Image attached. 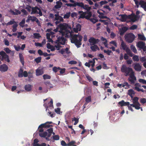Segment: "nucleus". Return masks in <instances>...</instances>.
Wrapping results in <instances>:
<instances>
[{
    "instance_id": "1",
    "label": "nucleus",
    "mask_w": 146,
    "mask_h": 146,
    "mask_svg": "<svg viewBox=\"0 0 146 146\" xmlns=\"http://www.w3.org/2000/svg\"><path fill=\"white\" fill-rule=\"evenodd\" d=\"M70 35L71 42L74 44L77 48L80 47L82 36L78 34L72 35L71 33H70Z\"/></svg>"
},
{
    "instance_id": "2",
    "label": "nucleus",
    "mask_w": 146,
    "mask_h": 146,
    "mask_svg": "<svg viewBox=\"0 0 146 146\" xmlns=\"http://www.w3.org/2000/svg\"><path fill=\"white\" fill-rule=\"evenodd\" d=\"M122 72L125 73V75L127 76L129 75L132 72H133L132 69L130 67H127L125 65H123L121 68Z\"/></svg>"
},
{
    "instance_id": "3",
    "label": "nucleus",
    "mask_w": 146,
    "mask_h": 146,
    "mask_svg": "<svg viewBox=\"0 0 146 146\" xmlns=\"http://www.w3.org/2000/svg\"><path fill=\"white\" fill-rule=\"evenodd\" d=\"M126 41L129 43H131L135 38V36L132 33H130L126 34L124 36Z\"/></svg>"
},
{
    "instance_id": "4",
    "label": "nucleus",
    "mask_w": 146,
    "mask_h": 146,
    "mask_svg": "<svg viewBox=\"0 0 146 146\" xmlns=\"http://www.w3.org/2000/svg\"><path fill=\"white\" fill-rule=\"evenodd\" d=\"M121 48L124 50H125L127 54L130 57H132L133 56V54L131 52L130 49L127 47V46L124 43V41L122 40L121 44Z\"/></svg>"
},
{
    "instance_id": "5",
    "label": "nucleus",
    "mask_w": 146,
    "mask_h": 146,
    "mask_svg": "<svg viewBox=\"0 0 146 146\" xmlns=\"http://www.w3.org/2000/svg\"><path fill=\"white\" fill-rule=\"evenodd\" d=\"M39 14L40 16H42V14L40 8L37 6L33 7L32 8V11L31 14Z\"/></svg>"
},
{
    "instance_id": "6",
    "label": "nucleus",
    "mask_w": 146,
    "mask_h": 146,
    "mask_svg": "<svg viewBox=\"0 0 146 146\" xmlns=\"http://www.w3.org/2000/svg\"><path fill=\"white\" fill-rule=\"evenodd\" d=\"M66 39L64 37L63 35L59 36L57 39L56 40L55 42L56 44H60L62 45H64L65 44Z\"/></svg>"
},
{
    "instance_id": "7",
    "label": "nucleus",
    "mask_w": 146,
    "mask_h": 146,
    "mask_svg": "<svg viewBox=\"0 0 146 146\" xmlns=\"http://www.w3.org/2000/svg\"><path fill=\"white\" fill-rule=\"evenodd\" d=\"M13 24H14L12 26L13 28V29L12 30V31L13 32H15L17 30V27L18 26V25L15 22L14 20L13 21H10L8 23L6 24V26H8L9 25H11Z\"/></svg>"
},
{
    "instance_id": "8",
    "label": "nucleus",
    "mask_w": 146,
    "mask_h": 146,
    "mask_svg": "<svg viewBox=\"0 0 146 146\" xmlns=\"http://www.w3.org/2000/svg\"><path fill=\"white\" fill-rule=\"evenodd\" d=\"M130 78H128L129 80L132 84H134L135 81L136 80V78L135 76L134 72H132L129 75Z\"/></svg>"
},
{
    "instance_id": "9",
    "label": "nucleus",
    "mask_w": 146,
    "mask_h": 146,
    "mask_svg": "<svg viewBox=\"0 0 146 146\" xmlns=\"http://www.w3.org/2000/svg\"><path fill=\"white\" fill-rule=\"evenodd\" d=\"M18 76L20 78L23 76L25 77H26L28 76V73L26 71H25L23 72V70L20 69L18 73Z\"/></svg>"
},
{
    "instance_id": "10",
    "label": "nucleus",
    "mask_w": 146,
    "mask_h": 146,
    "mask_svg": "<svg viewBox=\"0 0 146 146\" xmlns=\"http://www.w3.org/2000/svg\"><path fill=\"white\" fill-rule=\"evenodd\" d=\"M68 26V25L66 23L60 24L58 26L61 32L63 31H66L67 29Z\"/></svg>"
},
{
    "instance_id": "11",
    "label": "nucleus",
    "mask_w": 146,
    "mask_h": 146,
    "mask_svg": "<svg viewBox=\"0 0 146 146\" xmlns=\"http://www.w3.org/2000/svg\"><path fill=\"white\" fill-rule=\"evenodd\" d=\"M8 69V67L5 64L0 65V71L1 72H4L7 71Z\"/></svg>"
},
{
    "instance_id": "12",
    "label": "nucleus",
    "mask_w": 146,
    "mask_h": 146,
    "mask_svg": "<svg viewBox=\"0 0 146 146\" xmlns=\"http://www.w3.org/2000/svg\"><path fill=\"white\" fill-rule=\"evenodd\" d=\"M88 41L93 44H95L98 43L100 40L98 38L95 39L93 37H91L89 39Z\"/></svg>"
},
{
    "instance_id": "13",
    "label": "nucleus",
    "mask_w": 146,
    "mask_h": 146,
    "mask_svg": "<svg viewBox=\"0 0 146 146\" xmlns=\"http://www.w3.org/2000/svg\"><path fill=\"white\" fill-rule=\"evenodd\" d=\"M56 13L57 14H55L54 16H55V17L54 19V21H62L63 22L64 21V19L61 16L59 15L58 14L59 13L58 12H56Z\"/></svg>"
},
{
    "instance_id": "14",
    "label": "nucleus",
    "mask_w": 146,
    "mask_h": 146,
    "mask_svg": "<svg viewBox=\"0 0 146 146\" xmlns=\"http://www.w3.org/2000/svg\"><path fill=\"white\" fill-rule=\"evenodd\" d=\"M142 66L139 63H136L135 64L134 68L136 71L140 72L141 71Z\"/></svg>"
},
{
    "instance_id": "15",
    "label": "nucleus",
    "mask_w": 146,
    "mask_h": 146,
    "mask_svg": "<svg viewBox=\"0 0 146 146\" xmlns=\"http://www.w3.org/2000/svg\"><path fill=\"white\" fill-rule=\"evenodd\" d=\"M118 104L121 106H129L130 105V103L129 102H125L123 100H122L120 102H118Z\"/></svg>"
},
{
    "instance_id": "16",
    "label": "nucleus",
    "mask_w": 146,
    "mask_h": 146,
    "mask_svg": "<svg viewBox=\"0 0 146 146\" xmlns=\"http://www.w3.org/2000/svg\"><path fill=\"white\" fill-rule=\"evenodd\" d=\"M128 28L126 27H122V28L120 30V33L119 34L120 35H123L124 33L128 30Z\"/></svg>"
},
{
    "instance_id": "17",
    "label": "nucleus",
    "mask_w": 146,
    "mask_h": 146,
    "mask_svg": "<svg viewBox=\"0 0 146 146\" xmlns=\"http://www.w3.org/2000/svg\"><path fill=\"white\" fill-rule=\"evenodd\" d=\"M86 12H84L83 11H79L78 12V14H80V16L79 17V19L86 18Z\"/></svg>"
},
{
    "instance_id": "18",
    "label": "nucleus",
    "mask_w": 146,
    "mask_h": 146,
    "mask_svg": "<svg viewBox=\"0 0 146 146\" xmlns=\"http://www.w3.org/2000/svg\"><path fill=\"white\" fill-rule=\"evenodd\" d=\"M44 73V72L42 69H39L38 68L36 70V76H40Z\"/></svg>"
},
{
    "instance_id": "19",
    "label": "nucleus",
    "mask_w": 146,
    "mask_h": 146,
    "mask_svg": "<svg viewBox=\"0 0 146 146\" xmlns=\"http://www.w3.org/2000/svg\"><path fill=\"white\" fill-rule=\"evenodd\" d=\"M81 25L79 24H77L75 28L73 29L74 31L76 33H77L78 31H80L81 30Z\"/></svg>"
},
{
    "instance_id": "20",
    "label": "nucleus",
    "mask_w": 146,
    "mask_h": 146,
    "mask_svg": "<svg viewBox=\"0 0 146 146\" xmlns=\"http://www.w3.org/2000/svg\"><path fill=\"white\" fill-rule=\"evenodd\" d=\"M139 4L142 8L144 9V10L146 11V1H141L139 3Z\"/></svg>"
},
{
    "instance_id": "21",
    "label": "nucleus",
    "mask_w": 146,
    "mask_h": 146,
    "mask_svg": "<svg viewBox=\"0 0 146 146\" xmlns=\"http://www.w3.org/2000/svg\"><path fill=\"white\" fill-rule=\"evenodd\" d=\"M145 44V42L142 41H139L137 44L136 46L138 47L141 49L144 47Z\"/></svg>"
},
{
    "instance_id": "22",
    "label": "nucleus",
    "mask_w": 146,
    "mask_h": 146,
    "mask_svg": "<svg viewBox=\"0 0 146 146\" xmlns=\"http://www.w3.org/2000/svg\"><path fill=\"white\" fill-rule=\"evenodd\" d=\"M56 5L54 6V8L56 9H58L61 7L62 3L60 1L56 2Z\"/></svg>"
},
{
    "instance_id": "23",
    "label": "nucleus",
    "mask_w": 146,
    "mask_h": 146,
    "mask_svg": "<svg viewBox=\"0 0 146 146\" xmlns=\"http://www.w3.org/2000/svg\"><path fill=\"white\" fill-rule=\"evenodd\" d=\"M48 124V123H46V122L42 124L39 126V127H42L45 128H48L50 127L53 126L52 125H50Z\"/></svg>"
},
{
    "instance_id": "24",
    "label": "nucleus",
    "mask_w": 146,
    "mask_h": 146,
    "mask_svg": "<svg viewBox=\"0 0 146 146\" xmlns=\"http://www.w3.org/2000/svg\"><path fill=\"white\" fill-rule=\"evenodd\" d=\"M20 61L23 66L24 65V58L22 54L20 53L19 54Z\"/></svg>"
},
{
    "instance_id": "25",
    "label": "nucleus",
    "mask_w": 146,
    "mask_h": 146,
    "mask_svg": "<svg viewBox=\"0 0 146 146\" xmlns=\"http://www.w3.org/2000/svg\"><path fill=\"white\" fill-rule=\"evenodd\" d=\"M87 13H86V19H89L92 16V13L90 11H86Z\"/></svg>"
},
{
    "instance_id": "26",
    "label": "nucleus",
    "mask_w": 146,
    "mask_h": 146,
    "mask_svg": "<svg viewBox=\"0 0 146 146\" xmlns=\"http://www.w3.org/2000/svg\"><path fill=\"white\" fill-rule=\"evenodd\" d=\"M135 92L132 89H130L128 90V94L131 98H133V95L135 94Z\"/></svg>"
},
{
    "instance_id": "27",
    "label": "nucleus",
    "mask_w": 146,
    "mask_h": 146,
    "mask_svg": "<svg viewBox=\"0 0 146 146\" xmlns=\"http://www.w3.org/2000/svg\"><path fill=\"white\" fill-rule=\"evenodd\" d=\"M139 98L137 97H135L133 98L132 99V102L133 104H139V103L138 102Z\"/></svg>"
},
{
    "instance_id": "28",
    "label": "nucleus",
    "mask_w": 146,
    "mask_h": 146,
    "mask_svg": "<svg viewBox=\"0 0 146 146\" xmlns=\"http://www.w3.org/2000/svg\"><path fill=\"white\" fill-rule=\"evenodd\" d=\"M90 48L93 51H96L97 50H99V48L98 46L96 45H94L93 46L90 47Z\"/></svg>"
},
{
    "instance_id": "29",
    "label": "nucleus",
    "mask_w": 146,
    "mask_h": 146,
    "mask_svg": "<svg viewBox=\"0 0 146 146\" xmlns=\"http://www.w3.org/2000/svg\"><path fill=\"white\" fill-rule=\"evenodd\" d=\"M25 89L27 91H30L32 89L31 85L28 84L26 85L25 87Z\"/></svg>"
},
{
    "instance_id": "30",
    "label": "nucleus",
    "mask_w": 146,
    "mask_h": 146,
    "mask_svg": "<svg viewBox=\"0 0 146 146\" xmlns=\"http://www.w3.org/2000/svg\"><path fill=\"white\" fill-rule=\"evenodd\" d=\"M138 38L141 40H146L145 37L144 35L141 34H138Z\"/></svg>"
},
{
    "instance_id": "31",
    "label": "nucleus",
    "mask_w": 146,
    "mask_h": 146,
    "mask_svg": "<svg viewBox=\"0 0 146 146\" xmlns=\"http://www.w3.org/2000/svg\"><path fill=\"white\" fill-rule=\"evenodd\" d=\"M77 6L83 8V7L84 6V4L82 2H76L75 4V7Z\"/></svg>"
},
{
    "instance_id": "32",
    "label": "nucleus",
    "mask_w": 146,
    "mask_h": 146,
    "mask_svg": "<svg viewBox=\"0 0 146 146\" xmlns=\"http://www.w3.org/2000/svg\"><path fill=\"white\" fill-rule=\"evenodd\" d=\"M121 15V21L122 22L125 21L127 18V16L126 15Z\"/></svg>"
},
{
    "instance_id": "33",
    "label": "nucleus",
    "mask_w": 146,
    "mask_h": 146,
    "mask_svg": "<svg viewBox=\"0 0 146 146\" xmlns=\"http://www.w3.org/2000/svg\"><path fill=\"white\" fill-rule=\"evenodd\" d=\"M48 133L47 132L45 131L43 133H39V135L40 136L45 138L47 135Z\"/></svg>"
},
{
    "instance_id": "34",
    "label": "nucleus",
    "mask_w": 146,
    "mask_h": 146,
    "mask_svg": "<svg viewBox=\"0 0 146 146\" xmlns=\"http://www.w3.org/2000/svg\"><path fill=\"white\" fill-rule=\"evenodd\" d=\"M71 15V13L70 12L66 13V14H65L63 18L64 19H68Z\"/></svg>"
},
{
    "instance_id": "35",
    "label": "nucleus",
    "mask_w": 146,
    "mask_h": 146,
    "mask_svg": "<svg viewBox=\"0 0 146 146\" xmlns=\"http://www.w3.org/2000/svg\"><path fill=\"white\" fill-rule=\"evenodd\" d=\"M83 8L86 10L87 11H90L91 9V7H89L87 5H84V6Z\"/></svg>"
},
{
    "instance_id": "36",
    "label": "nucleus",
    "mask_w": 146,
    "mask_h": 146,
    "mask_svg": "<svg viewBox=\"0 0 146 146\" xmlns=\"http://www.w3.org/2000/svg\"><path fill=\"white\" fill-rule=\"evenodd\" d=\"M0 55L2 57H5L6 58L8 57V55L5 52L3 51L0 52Z\"/></svg>"
},
{
    "instance_id": "37",
    "label": "nucleus",
    "mask_w": 146,
    "mask_h": 146,
    "mask_svg": "<svg viewBox=\"0 0 146 146\" xmlns=\"http://www.w3.org/2000/svg\"><path fill=\"white\" fill-rule=\"evenodd\" d=\"M61 69V68L60 67H57L56 66H54L53 67L52 70L55 73H56L58 71V70Z\"/></svg>"
},
{
    "instance_id": "38",
    "label": "nucleus",
    "mask_w": 146,
    "mask_h": 146,
    "mask_svg": "<svg viewBox=\"0 0 146 146\" xmlns=\"http://www.w3.org/2000/svg\"><path fill=\"white\" fill-rule=\"evenodd\" d=\"M72 121H75V122L74 123V125H76L77 124L79 121V119L74 117V118L72 119Z\"/></svg>"
},
{
    "instance_id": "39",
    "label": "nucleus",
    "mask_w": 146,
    "mask_h": 146,
    "mask_svg": "<svg viewBox=\"0 0 146 146\" xmlns=\"http://www.w3.org/2000/svg\"><path fill=\"white\" fill-rule=\"evenodd\" d=\"M75 143L74 141H72L67 144L68 146H76V145H74Z\"/></svg>"
},
{
    "instance_id": "40",
    "label": "nucleus",
    "mask_w": 146,
    "mask_h": 146,
    "mask_svg": "<svg viewBox=\"0 0 146 146\" xmlns=\"http://www.w3.org/2000/svg\"><path fill=\"white\" fill-rule=\"evenodd\" d=\"M133 61L135 62H138L139 60L138 56L136 55H134L133 56Z\"/></svg>"
},
{
    "instance_id": "41",
    "label": "nucleus",
    "mask_w": 146,
    "mask_h": 146,
    "mask_svg": "<svg viewBox=\"0 0 146 146\" xmlns=\"http://www.w3.org/2000/svg\"><path fill=\"white\" fill-rule=\"evenodd\" d=\"M133 52L135 53H136L137 52V50L135 46L133 45H131L130 46Z\"/></svg>"
},
{
    "instance_id": "42",
    "label": "nucleus",
    "mask_w": 146,
    "mask_h": 146,
    "mask_svg": "<svg viewBox=\"0 0 146 146\" xmlns=\"http://www.w3.org/2000/svg\"><path fill=\"white\" fill-rule=\"evenodd\" d=\"M43 79L44 80H46V79H50L51 78V76L49 75H48L47 74H44L43 76Z\"/></svg>"
},
{
    "instance_id": "43",
    "label": "nucleus",
    "mask_w": 146,
    "mask_h": 146,
    "mask_svg": "<svg viewBox=\"0 0 146 146\" xmlns=\"http://www.w3.org/2000/svg\"><path fill=\"white\" fill-rule=\"evenodd\" d=\"M85 101L86 104L89 103L91 101V96H88L86 98Z\"/></svg>"
},
{
    "instance_id": "44",
    "label": "nucleus",
    "mask_w": 146,
    "mask_h": 146,
    "mask_svg": "<svg viewBox=\"0 0 146 146\" xmlns=\"http://www.w3.org/2000/svg\"><path fill=\"white\" fill-rule=\"evenodd\" d=\"M34 37L35 38H39L41 37V36L38 33H34L33 34Z\"/></svg>"
},
{
    "instance_id": "45",
    "label": "nucleus",
    "mask_w": 146,
    "mask_h": 146,
    "mask_svg": "<svg viewBox=\"0 0 146 146\" xmlns=\"http://www.w3.org/2000/svg\"><path fill=\"white\" fill-rule=\"evenodd\" d=\"M104 52L105 53H106V54L108 55H110L111 53H112L111 50H104Z\"/></svg>"
},
{
    "instance_id": "46",
    "label": "nucleus",
    "mask_w": 146,
    "mask_h": 146,
    "mask_svg": "<svg viewBox=\"0 0 146 146\" xmlns=\"http://www.w3.org/2000/svg\"><path fill=\"white\" fill-rule=\"evenodd\" d=\"M36 19H37V18L35 16L31 17L30 16L29 17L28 20L32 21V22L35 21Z\"/></svg>"
},
{
    "instance_id": "47",
    "label": "nucleus",
    "mask_w": 146,
    "mask_h": 146,
    "mask_svg": "<svg viewBox=\"0 0 146 146\" xmlns=\"http://www.w3.org/2000/svg\"><path fill=\"white\" fill-rule=\"evenodd\" d=\"M41 57L40 56L35 58V61L37 63H38L41 62Z\"/></svg>"
},
{
    "instance_id": "48",
    "label": "nucleus",
    "mask_w": 146,
    "mask_h": 146,
    "mask_svg": "<svg viewBox=\"0 0 146 146\" xmlns=\"http://www.w3.org/2000/svg\"><path fill=\"white\" fill-rule=\"evenodd\" d=\"M45 84L47 86H49L50 88L53 87L52 85L50 83L49 81H47L45 82Z\"/></svg>"
},
{
    "instance_id": "49",
    "label": "nucleus",
    "mask_w": 146,
    "mask_h": 146,
    "mask_svg": "<svg viewBox=\"0 0 146 146\" xmlns=\"http://www.w3.org/2000/svg\"><path fill=\"white\" fill-rule=\"evenodd\" d=\"M53 139L54 140H58L59 139V136L58 135H55L52 136Z\"/></svg>"
},
{
    "instance_id": "50",
    "label": "nucleus",
    "mask_w": 146,
    "mask_h": 146,
    "mask_svg": "<svg viewBox=\"0 0 146 146\" xmlns=\"http://www.w3.org/2000/svg\"><path fill=\"white\" fill-rule=\"evenodd\" d=\"M25 23V19H23L20 23L19 25H20V26L21 27H24V25H23Z\"/></svg>"
},
{
    "instance_id": "51",
    "label": "nucleus",
    "mask_w": 146,
    "mask_h": 146,
    "mask_svg": "<svg viewBox=\"0 0 146 146\" xmlns=\"http://www.w3.org/2000/svg\"><path fill=\"white\" fill-rule=\"evenodd\" d=\"M65 5H66L68 7H75V4H72V3H66L65 4Z\"/></svg>"
},
{
    "instance_id": "52",
    "label": "nucleus",
    "mask_w": 146,
    "mask_h": 146,
    "mask_svg": "<svg viewBox=\"0 0 146 146\" xmlns=\"http://www.w3.org/2000/svg\"><path fill=\"white\" fill-rule=\"evenodd\" d=\"M86 76L89 82L92 81L93 80L92 78L88 74L86 75Z\"/></svg>"
},
{
    "instance_id": "53",
    "label": "nucleus",
    "mask_w": 146,
    "mask_h": 146,
    "mask_svg": "<svg viewBox=\"0 0 146 146\" xmlns=\"http://www.w3.org/2000/svg\"><path fill=\"white\" fill-rule=\"evenodd\" d=\"M134 89L135 90H137L138 92H140L141 91L142 92H143L144 91V90L143 89H141L139 88V87H135L134 88Z\"/></svg>"
},
{
    "instance_id": "54",
    "label": "nucleus",
    "mask_w": 146,
    "mask_h": 146,
    "mask_svg": "<svg viewBox=\"0 0 146 146\" xmlns=\"http://www.w3.org/2000/svg\"><path fill=\"white\" fill-rule=\"evenodd\" d=\"M139 81L140 82L142 83L143 84H146V80L144 79H139Z\"/></svg>"
},
{
    "instance_id": "55",
    "label": "nucleus",
    "mask_w": 146,
    "mask_h": 146,
    "mask_svg": "<svg viewBox=\"0 0 146 146\" xmlns=\"http://www.w3.org/2000/svg\"><path fill=\"white\" fill-rule=\"evenodd\" d=\"M141 106L140 104L139 103V104H135V107H134V108H135L137 110H139L140 108V106Z\"/></svg>"
},
{
    "instance_id": "56",
    "label": "nucleus",
    "mask_w": 146,
    "mask_h": 146,
    "mask_svg": "<svg viewBox=\"0 0 146 146\" xmlns=\"http://www.w3.org/2000/svg\"><path fill=\"white\" fill-rule=\"evenodd\" d=\"M140 102L143 104H145L146 102V99L142 98L140 99Z\"/></svg>"
},
{
    "instance_id": "57",
    "label": "nucleus",
    "mask_w": 146,
    "mask_h": 146,
    "mask_svg": "<svg viewBox=\"0 0 146 146\" xmlns=\"http://www.w3.org/2000/svg\"><path fill=\"white\" fill-rule=\"evenodd\" d=\"M137 28V25H132L131 27L129 29L131 30H135V29H136Z\"/></svg>"
},
{
    "instance_id": "58",
    "label": "nucleus",
    "mask_w": 146,
    "mask_h": 146,
    "mask_svg": "<svg viewBox=\"0 0 146 146\" xmlns=\"http://www.w3.org/2000/svg\"><path fill=\"white\" fill-rule=\"evenodd\" d=\"M108 3V2L107 1L104 0V1H100L99 3L100 5L102 6V5H104V4H106Z\"/></svg>"
},
{
    "instance_id": "59",
    "label": "nucleus",
    "mask_w": 146,
    "mask_h": 146,
    "mask_svg": "<svg viewBox=\"0 0 146 146\" xmlns=\"http://www.w3.org/2000/svg\"><path fill=\"white\" fill-rule=\"evenodd\" d=\"M14 47L15 48V50L17 51H19L20 49H21V47L19 45L18 46H17L15 45L14 46Z\"/></svg>"
},
{
    "instance_id": "60",
    "label": "nucleus",
    "mask_w": 146,
    "mask_h": 146,
    "mask_svg": "<svg viewBox=\"0 0 146 146\" xmlns=\"http://www.w3.org/2000/svg\"><path fill=\"white\" fill-rule=\"evenodd\" d=\"M77 62L75 60H71L68 63L69 64H77Z\"/></svg>"
},
{
    "instance_id": "61",
    "label": "nucleus",
    "mask_w": 146,
    "mask_h": 146,
    "mask_svg": "<svg viewBox=\"0 0 146 146\" xmlns=\"http://www.w3.org/2000/svg\"><path fill=\"white\" fill-rule=\"evenodd\" d=\"M4 50L7 53H9L11 52V50L8 48H6L4 49Z\"/></svg>"
},
{
    "instance_id": "62",
    "label": "nucleus",
    "mask_w": 146,
    "mask_h": 146,
    "mask_svg": "<svg viewBox=\"0 0 146 146\" xmlns=\"http://www.w3.org/2000/svg\"><path fill=\"white\" fill-rule=\"evenodd\" d=\"M5 44L7 46H9V41L6 39L4 40Z\"/></svg>"
},
{
    "instance_id": "63",
    "label": "nucleus",
    "mask_w": 146,
    "mask_h": 146,
    "mask_svg": "<svg viewBox=\"0 0 146 146\" xmlns=\"http://www.w3.org/2000/svg\"><path fill=\"white\" fill-rule=\"evenodd\" d=\"M31 7L30 5H28L26 7L25 9H27L29 12H30L31 11Z\"/></svg>"
},
{
    "instance_id": "64",
    "label": "nucleus",
    "mask_w": 146,
    "mask_h": 146,
    "mask_svg": "<svg viewBox=\"0 0 146 146\" xmlns=\"http://www.w3.org/2000/svg\"><path fill=\"white\" fill-rule=\"evenodd\" d=\"M140 61L142 62L146 61V58L145 57H143L140 58Z\"/></svg>"
}]
</instances>
